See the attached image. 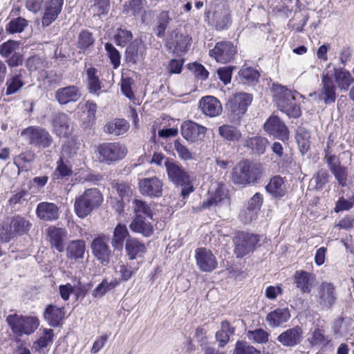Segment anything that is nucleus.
I'll return each instance as SVG.
<instances>
[{"label":"nucleus","instance_id":"52","mask_svg":"<svg viewBox=\"0 0 354 354\" xmlns=\"http://www.w3.org/2000/svg\"><path fill=\"white\" fill-rule=\"evenodd\" d=\"M308 340L312 346H324L330 341L329 337L325 335V330L319 328L312 333Z\"/></svg>","mask_w":354,"mask_h":354},{"label":"nucleus","instance_id":"59","mask_svg":"<svg viewBox=\"0 0 354 354\" xmlns=\"http://www.w3.org/2000/svg\"><path fill=\"white\" fill-rule=\"evenodd\" d=\"M328 172L324 169L319 170L311 179L316 189H322L328 183Z\"/></svg>","mask_w":354,"mask_h":354},{"label":"nucleus","instance_id":"16","mask_svg":"<svg viewBox=\"0 0 354 354\" xmlns=\"http://www.w3.org/2000/svg\"><path fill=\"white\" fill-rule=\"evenodd\" d=\"M182 136L189 142L201 140L205 135L207 128L191 120L183 122L180 127Z\"/></svg>","mask_w":354,"mask_h":354},{"label":"nucleus","instance_id":"39","mask_svg":"<svg viewBox=\"0 0 354 354\" xmlns=\"http://www.w3.org/2000/svg\"><path fill=\"white\" fill-rule=\"evenodd\" d=\"M171 21L169 12L167 10H162L156 16L153 30L158 38L165 37V31Z\"/></svg>","mask_w":354,"mask_h":354},{"label":"nucleus","instance_id":"28","mask_svg":"<svg viewBox=\"0 0 354 354\" xmlns=\"http://www.w3.org/2000/svg\"><path fill=\"white\" fill-rule=\"evenodd\" d=\"M263 201V196L260 193H256L248 201L247 209L244 212L242 220L248 223L257 218V213L261 209Z\"/></svg>","mask_w":354,"mask_h":354},{"label":"nucleus","instance_id":"55","mask_svg":"<svg viewBox=\"0 0 354 354\" xmlns=\"http://www.w3.org/2000/svg\"><path fill=\"white\" fill-rule=\"evenodd\" d=\"M246 336L249 340H251L254 343L264 344L268 341L270 335L263 329L258 328L253 330H248L246 333Z\"/></svg>","mask_w":354,"mask_h":354},{"label":"nucleus","instance_id":"32","mask_svg":"<svg viewBox=\"0 0 354 354\" xmlns=\"http://www.w3.org/2000/svg\"><path fill=\"white\" fill-rule=\"evenodd\" d=\"M66 257L70 260L79 261L84 257L86 251L85 241L83 240H73L68 243L66 247Z\"/></svg>","mask_w":354,"mask_h":354},{"label":"nucleus","instance_id":"4","mask_svg":"<svg viewBox=\"0 0 354 354\" xmlns=\"http://www.w3.org/2000/svg\"><path fill=\"white\" fill-rule=\"evenodd\" d=\"M261 173L260 164L243 160L233 169L232 180L236 185L245 186L255 183L261 177Z\"/></svg>","mask_w":354,"mask_h":354},{"label":"nucleus","instance_id":"13","mask_svg":"<svg viewBox=\"0 0 354 354\" xmlns=\"http://www.w3.org/2000/svg\"><path fill=\"white\" fill-rule=\"evenodd\" d=\"M317 302L322 309H330L337 300V293L333 283L322 282L317 288Z\"/></svg>","mask_w":354,"mask_h":354},{"label":"nucleus","instance_id":"63","mask_svg":"<svg viewBox=\"0 0 354 354\" xmlns=\"http://www.w3.org/2000/svg\"><path fill=\"white\" fill-rule=\"evenodd\" d=\"M19 48V44L13 40H9L0 46V55L3 57H8Z\"/></svg>","mask_w":354,"mask_h":354},{"label":"nucleus","instance_id":"61","mask_svg":"<svg viewBox=\"0 0 354 354\" xmlns=\"http://www.w3.org/2000/svg\"><path fill=\"white\" fill-rule=\"evenodd\" d=\"M105 50L110 59L111 63L113 64L114 68H117L120 64L121 56L119 51L114 47V46L107 42L104 44Z\"/></svg>","mask_w":354,"mask_h":354},{"label":"nucleus","instance_id":"50","mask_svg":"<svg viewBox=\"0 0 354 354\" xmlns=\"http://www.w3.org/2000/svg\"><path fill=\"white\" fill-rule=\"evenodd\" d=\"M132 208L135 214V216H143L149 218H152L153 213L150 205L147 202L138 198H133L132 201Z\"/></svg>","mask_w":354,"mask_h":354},{"label":"nucleus","instance_id":"9","mask_svg":"<svg viewBox=\"0 0 354 354\" xmlns=\"http://www.w3.org/2000/svg\"><path fill=\"white\" fill-rule=\"evenodd\" d=\"M31 224L24 218L17 216L13 217L9 224L3 225V232L1 233V243H8L16 236H21L29 230Z\"/></svg>","mask_w":354,"mask_h":354},{"label":"nucleus","instance_id":"44","mask_svg":"<svg viewBox=\"0 0 354 354\" xmlns=\"http://www.w3.org/2000/svg\"><path fill=\"white\" fill-rule=\"evenodd\" d=\"M235 328L230 326L227 321H223L221 324V329L216 333V339L218 342L219 347H224L230 341V335H234Z\"/></svg>","mask_w":354,"mask_h":354},{"label":"nucleus","instance_id":"31","mask_svg":"<svg viewBox=\"0 0 354 354\" xmlns=\"http://www.w3.org/2000/svg\"><path fill=\"white\" fill-rule=\"evenodd\" d=\"M144 44L141 39L133 40L126 48L125 58L128 63L136 64L143 58Z\"/></svg>","mask_w":354,"mask_h":354},{"label":"nucleus","instance_id":"5","mask_svg":"<svg viewBox=\"0 0 354 354\" xmlns=\"http://www.w3.org/2000/svg\"><path fill=\"white\" fill-rule=\"evenodd\" d=\"M165 166L169 180L175 185L182 187L180 195L185 199L194 190L189 174L180 164L169 161L167 158L165 161Z\"/></svg>","mask_w":354,"mask_h":354},{"label":"nucleus","instance_id":"64","mask_svg":"<svg viewBox=\"0 0 354 354\" xmlns=\"http://www.w3.org/2000/svg\"><path fill=\"white\" fill-rule=\"evenodd\" d=\"M53 330L46 328L44 330L43 335H41L35 344H37L39 348H46L53 342Z\"/></svg>","mask_w":354,"mask_h":354},{"label":"nucleus","instance_id":"47","mask_svg":"<svg viewBox=\"0 0 354 354\" xmlns=\"http://www.w3.org/2000/svg\"><path fill=\"white\" fill-rule=\"evenodd\" d=\"M308 19L307 12L299 10L295 12L293 17L289 21L288 26L297 32H301Z\"/></svg>","mask_w":354,"mask_h":354},{"label":"nucleus","instance_id":"25","mask_svg":"<svg viewBox=\"0 0 354 354\" xmlns=\"http://www.w3.org/2000/svg\"><path fill=\"white\" fill-rule=\"evenodd\" d=\"M65 317L64 308H59L53 304H49L44 312V317L48 324L53 327L62 325Z\"/></svg>","mask_w":354,"mask_h":354},{"label":"nucleus","instance_id":"42","mask_svg":"<svg viewBox=\"0 0 354 354\" xmlns=\"http://www.w3.org/2000/svg\"><path fill=\"white\" fill-rule=\"evenodd\" d=\"M334 77L340 90L347 91L352 83H354V78L351 73L342 68H334Z\"/></svg>","mask_w":354,"mask_h":354},{"label":"nucleus","instance_id":"51","mask_svg":"<svg viewBox=\"0 0 354 354\" xmlns=\"http://www.w3.org/2000/svg\"><path fill=\"white\" fill-rule=\"evenodd\" d=\"M95 41V39L91 32L86 29L82 30L78 35L77 46L79 49L84 51L93 46Z\"/></svg>","mask_w":354,"mask_h":354},{"label":"nucleus","instance_id":"48","mask_svg":"<svg viewBox=\"0 0 354 354\" xmlns=\"http://www.w3.org/2000/svg\"><path fill=\"white\" fill-rule=\"evenodd\" d=\"M268 143V141L265 138L255 136L248 138L245 141V146L250 148L253 153L260 155L264 153Z\"/></svg>","mask_w":354,"mask_h":354},{"label":"nucleus","instance_id":"43","mask_svg":"<svg viewBox=\"0 0 354 354\" xmlns=\"http://www.w3.org/2000/svg\"><path fill=\"white\" fill-rule=\"evenodd\" d=\"M295 139L301 153L304 155L310 148V131L303 127H298L296 131Z\"/></svg>","mask_w":354,"mask_h":354},{"label":"nucleus","instance_id":"36","mask_svg":"<svg viewBox=\"0 0 354 354\" xmlns=\"http://www.w3.org/2000/svg\"><path fill=\"white\" fill-rule=\"evenodd\" d=\"M23 70H19L18 73L14 75H10L6 82V95H10L17 93L24 86L25 82L23 80Z\"/></svg>","mask_w":354,"mask_h":354},{"label":"nucleus","instance_id":"8","mask_svg":"<svg viewBox=\"0 0 354 354\" xmlns=\"http://www.w3.org/2000/svg\"><path fill=\"white\" fill-rule=\"evenodd\" d=\"M99 160L100 162L111 164L122 160L127 153V147L118 142H106L98 147Z\"/></svg>","mask_w":354,"mask_h":354},{"label":"nucleus","instance_id":"54","mask_svg":"<svg viewBox=\"0 0 354 354\" xmlns=\"http://www.w3.org/2000/svg\"><path fill=\"white\" fill-rule=\"evenodd\" d=\"M136 269L129 265L119 263L115 266V276L119 281H128L136 273Z\"/></svg>","mask_w":354,"mask_h":354},{"label":"nucleus","instance_id":"26","mask_svg":"<svg viewBox=\"0 0 354 354\" xmlns=\"http://www.w3.org/2000/svg\"><path fill=\"white\" fill-rule=\"evenodd\" d=\"M252 101V95L247 93H238L230 100L232 111L243 115Z\"/></svg>","mask_w":354,"mask_h":354},{"label":"nucleus","instance_id":"15","mask_svg":"<svg viewBox=\"0 0 354 354\" xmlns=\"http://www.w3.org/2000/svg\"><path fill=\"white\" fill-rule=\"evenodd\" d=\"M195 259L198 269L205 272H210L217 267V260L214 254L207 248H198L195 250Z\"/></svg>","mask_w":354,"mask_h":354},{"label":"nucleus","instance_id":"30","mask_svg":"<svg viewBox=\"0 0 354 354\" xmlns=\"http://www.w3.org/2000/svg\"><path fill=\"white\" fill-rule=\"evenodd\" d=\"M129 228L132 232L145 237L150 236L153 232L152 224L143 216H135L129 224Z\"/></svg>","mask_w":354,"mask_h":354},{"label":"nucleus","instance_id":"37","mask_svg":"<svg viewBox=\"0 0 354 354\" xmlns=\"http://www.w3.org/2000/svg\"><path fill=\"white\" fill-rule=\"evenodd\" d=\"M129 236L128 229L124 224L119 223L114 229L111 245L113 248L118 251H122L125 239Z\"/></svg>","mask_w":354,"mask_h":354},{"label":"nucleus","instance_id":"23","mask_svg":"<svg viewBox=\"0 0 354 354\" xmlns=\"http://www.w3.org/2000/svg\"><path fill=\"white\" fill-rule=\"evenodd\" d=\"M36 214L41 220L53 221L59 218V208L53 203L41 202L37 206Z\"/></svg>","mask_w":354,"mask_h":354},{"label":"nucleus","instance_id":"35","mask_svg":"<svg viewBox=\"0 0 354 354\" xmlns=\"http://www.w3.org/2000/svg\"><path fill=\"white\" fill-rule=\"evenodd\" d=\"M266 189L274 198H281L286 194V185L280 176H273L266 185Z\"/></svg>","mask_w":354,"mask_h":354},{"label":"nucleus","instance_id":"12","mask_svg":"<svg viewBox=\"0 0 354 354\" xmlns=\"http://www.w3.org/2000/svg\"><path fill=\"white\" fill-rule=\"evenodd\" d=\"M109 238L104 234H100L91 243V249L93 256L105 266L109 263L111 250L108 245Z\"/></svg>","mask_w":354,"mask_h":354},{"label":"nucleus","instance_id":"62","mask_svg":"<svg viewBox=\"0 0 354 354\" xmlns=\"http://www.w3.org/2000/svg\"><path fill=\"white\" fill-rule=\"evenodd\" d=\"M133 38L130 30L120 28L114 36L115 43L118 46H124Z\"/></svg>","mask_w":354,"mask_h":354},{"label":"nucleus","instance_id":"6","mask_svg":"<svg viewBox=\"0 0 354 354\" xmlns=\"http://www.w3.org/2000/svg\"><path fill=\"white\" fill-rule=\"evenodd\" d=\"M337 87L329 73L324 71L322 75L320 88L318 91L311 93L309 96L314 97L318 102H323L326 106L335 103L337 94Z\"/></svg>","mask_w":354,"mask_h":354},{"label":"nucleus","instance_id":"34","mask_svg":"<svg viewBox=\"0 0 354 354\" xmlns=\"http://www.w3.org/2000/svg\"><path fill=\"white\" fill-rule=\"evenodd\" d=\"M129 129V124L126 120L115 118L105 124L104 131L106 133L118 136L127 133Z\"/></svg>","mask_w":354,"mask_h":354},{"label":"nucleus","instance_id":"14","mask_svg":"<svg viewBox=\"0 0 354 354\" xmlns=\"http://www.w3.org/2000/svg\"><path fill=\"white\" fill-rule=\"evenodd\" d=\"M163 183L156 176L139 179L138 188L140 194L150 198H158L162 194Z\"/></svg>","mask_w":354,"mask_h":354},{"label":"nucleus","instance_id":"19","mask_svg":"<svg viewBox=\"0 0 354 354\" xmlns=\"http://www.w3.org/2000/svg\"><path fill=\"white\" fill-rule=\"evenodd\" d=\"M52 126L55 133L60 138H68L73 129L70 117L63 112L57 113L53 115Z\"/></svg>","mask_w":354,"mask_h":354},{"label":"nucleus","instance_id":"11","mask_svg":"<svg viewBox=\"0 0 354 354\" xmlns=\"http://www.w3.org/2000/svg\"><path fill=\"white\" fill-rule=\"evenodd\" d=\"M236 53V46L232 41H222L215 44L214 48L209 50V55L217 62L226 64L234 59Z\"/></svg>","mask_w":354,"mask_h":354},{"label":"nucleus","instance_id":"18","mask_svg":"<svg viewBox=\"0 0 354 354\" xmlns=\"http://www.w3.org/2000/svg\"><path fill=\"white\" fill-rule=\"evenodd\" d=\"M264 130L280 140H285L288 138V129L278 116L271 115L264 124Z\"/></svg>","mask_w":354,"mask_h":354},{"label":"nucleus","instance_id":"56","mask_svg":"<svg viewBox=\"0 0 354 354\" xmlns=\"http://www.w3.org/2000/svg\"><path fill=\"white\" fill-rule=\"evenodd\" d=\"M91 10L93 15L100 17L108 14L110 9V0H92Z\"/></svg>","mask_w":354,"mask_h":354},{"label":"nucleus","instance_id":"45","mask_svg":"<svg viewBox=\"0 0 354 354\" xmlns=\"http://www.w3.org/2000/svg\"><path fill=\"white\" fill-rule=\"evenodd\" d=\"M218 131L220 136L227 141L235 142L241 138V131L232 125L223 124L220 126Z\"/></svg>","mask_w":354,"mask_h":354},{"label":"nucleus","instance_id":"60","mask_svg":"<svg viewBox=\"0 0 354 354\" xmlns=\"http://www.w3.org/2000/svg\"><path fill=\"white\" fill-rule=\"evenodd\" d=\"M233 354H260V351L247 342L238 341Z\"/></svg>","mask_w":354,"mask_h":354},{"label":"nucleus","instance_id":"21","mask_svg":"<svg viewBox=\"0 0 354 354\" xmlns=\"http://www.w3.org/2000/svg\"><path fill=\"white\" fill-rule=\"evenodd\" d=\"M82 97V92L79 87L71 85L59 88L55 94V100L60 105L77 102Z\"/></svg>","mask_w":354,"mask_h":354},{"label":"nucleus","instance_id":"20","mask_svg":"<svg viewBox=\"0 0 354 354\" xmlns=\"http://www.w3.org/2000/svg\"><path fill=\"white\" fill-rule=\"evenodd\" d=\"M304 330L299 326L290 328L277 337V341L285 347H295L301 343Z\"/></svg>","mask_w":354,"mask_h":354},{"label":"nucleus","instance_id":"46","mask_svg":"<svg viewBox=\"0 0 354 354\" xmlns=\"http://www.w3.org/2000/svg\"><path fill=\"white\" fill-rule=\"evenodd\" d=\"M72 175L73 169L70 162L60 158L57 162V167L53 172L54 179H63L71 177Z\"/></svg>","mask_w":354,"mask_h":354},{"label":"nucleus","instance_id":"41","mask_svg":"<svg viewBox=\"0 0 354 354\" xmlns=\"http://www.w3.org/2000/svg\"><path fill=\"white\" fill-rule=\"evenodd\" d=\"M259 72L252 67L243 66L239 72V82L245 85H254L259 80Z\"/></svg>","mask_w":354,"mask_h":354},{"label":"nucleus","instance_id":"22","mask_svg":"<svg viewBox=\"0 0 354 354\" xmlns=\"http://www.w3.org/2000/svg\"><path fill=\"white\" fill-rule=\"evenodd\" d=\"M202 112L211 118L219 115L223 110L222 105L219 100L211 95L203 97L199 102Z\"/></svg>","mask_w":354,"mask_h":354},{"label":"nucleus","instance_id":"40","mask_svg":"<svg viewBox=\"0 0 354 354\" xmlns=\"http://www.w3.org/2000/svg\"><path fill=\"white\" fill-rule=\"evenodd\" d=\"M273 0H269L271 3ZM292 0H274L270 5L272 12L277 17L286 18L292 12Z\"/></svg>","mask_w":354,"mask_h":354},{"label":"nucleus","instance_id":"10","mask_svg":"<svg viewBox=\"0 0 354 354\" xmlns=\"http://www.w3.org/2000/svg\"><path fill=\"white\" fill-rule=\"evenodd\" d=\"M259 241V236L244 232H239L234 239V254L242 258L253 252Z\"/></svg>","mask_w":354,"mask_h":354},{"label":"nucleus","instance_id":"57","mask_svg":"<svg viewBox=\"0 0 354 354\" xmlns=\"http://www.w3.org/2000/svg\"><path fill=\"white\" fill-rule=\"evenodd\" d=\"M226 198V194L225 193L223 189L221 187H218L214 195L210 196L208 199L203 202L201 207L203 209H207L212 207L214 205H218L221 203Z\"/></svg>","mask_w":354,"mask_h":354},{"label":"nucleus","instance_id":"38","mask_svg":"<svg viewBox=\"0 0 354 354\" xmlns=\"http://www.w3.org/2000/svg\"><path fill=\"white\" fill-rule=\"evenodd\" d=\"M125 249L129 258L131 260L141 257L147 250L145 245L135 238H128L127 239Z\"/></svg>","mask_w":354,"mask_h":354},{"label":"nucleus","instance_id":"58","mask_svg":"<svg viewBox=\"0 0 354 354\" xmlns=\"http://www.w3.org/2000/svg\"><path fill=\"white\" fill-rule=\"evenodd\" d=\"M192 38L188 35L176 33L172 44L174 48L181 52H185L191 45Z\"/></svg>","mask_w":354,"mask_h":354},{"label":"nucleus","instance_id":"7","mask_svg":"<svg viewBox=\"0 0 354 354\" xmlns=\"http://www.w3.org/2000/svg\"><path fill=\"white\" fill-rule=\"evenodd\" d=\"M21 135L28 140L30 145L37 148H48L53 142V138L50 133L39 126H30L24 129Z\"/></svg>","mask_w":354,"mask_h":354},{"label":"nucleus","instance_id":"2","mask_svg":"<svg viewBox=\"0 0 354 354\" xmlns=\"http://www.w3.org/2000/svg\"><path fill=\"white\" fill-rule=\"evenodd\" d=\"M102 202V194L97 188L87 189L75 198L74 211L79 218H84L97 209Z\"/></svg>","mask_w":354,"mask_h":354},{"label":"nucleus","instance_id":"24","mask_svg":"<svg viewBox=\"0 0 354 354\" xmlns=\"http://www.w3.org/2000/svg\"><path fill=\"white\" fill-rule=\"evenodd\" d=\"M293 279L297 288L304 293H310L315 281V276L304 270H297L295 272Z\"/></svg>","mask_w":354,"mask_h":354},{"label":"nucleus","instance_id":"3","mask_svg":"<svg viewBox=\"0 0 354 354\" xmlns=\"http://www.w3.org/2000/svg\"><path fill=\"white\" fill-rule=\"evenodd\" d=\"M6 321L12 333L15 335V342H23L21 337L23 335H30L33 333L39 326V319L33 316H24L16 313L6 317Z\"/></svg>","mask_w":354,"mask_h":354},{"label":"nucleus","instance_id":"1","mask_svg":"<svg viewBox=\"0 0 354 354\" xmlns=\"http://www.w3.org/2000/svg\"><path fill=\"white\" fill-rule=\"evenodd\" d=\"M272 91L274 101L281 111L289 118H297L301 115V109L297 102V97L299 95L297 91L278 84H272Z\"/></svg>","mask_w":354,"mask_h":354},{"label":"nucleus","instance_id":"53","mask_svg":"<svg viewBox=\"0 0 354 354\" xmlns=\"http://www.w3.org/2000/svg\"><path fill=\"white\" fill-rule=\"evenodd\" d=\"M28 21L21 17L11 19L6 26L8 32L14 34L21 32L28 26Z\"/></svg>","mask_w":354,"mask_h":354},{"label":"nucleus","instance_id":"33","mask_svg":"<svg viewBox=\"0 0 354 354\" xmlns=\"http://www.w3.org/2000/svg\"><path fill=\"white\" fill-rule=\"evenodd\" d=\"M290 317V314L288 308H277L268 313L266 320L270 327L276 328L287 322Z\"/></svg>","mask_w":354,"mask_h":354},{"label":"nucleus","instance_id":"27","mask_svg":"<svg viewBox=\"0 0 354 354\" xmlns=\"http://www.w3.org/2000/svg\"><path fill=\"white\" fill-rule=\"evenodd\" d=\"M212 23L217 30L221 31L227 29L232 24L229 10L224 6H218L213 14Z\"/></svg>","mask_w":354,"mask_h":354},{"label":"nucleus","instance_id":"29","mask_svg":"<svg viewBox=\"0 0 354 354\" xmlns=\"http://www.w3.org/2000/svg\"><path fill=\"white\" fill-rule=\"evenodd\" d=\"M51 245L58 252L64 250V240L66 238L68 232L65 228L50 226L47 230Z\"/></svg>","mask_w":354,"mask_h":354},{"label":"nucleus","instance_id":"17","mask_svg":"<svg viewBox=\"0 0 354 354\" xmlns=\"http://www.w3.org/2000/svg\"><path fill=\"white\" fill-rule=\"evenodd\" d=\"M63 4L64 0H50L45 3L41 19L43 27L49 26L57 19Z\"/></svg>","mask_w":354,"mask_h":354},{"label":"nucleus","instance_id":"49","mask_svg":"<svg viewBox=\"0 0 354 354\" xmlns=\"http://www.w3.org/2000/svg\"><path fill=\"white\" fill-rule=\"evenodd\" d=\"M88 88L91 93H97L102 88V83L97 75V70L94 67H90L86 71Z\"/></svg>","mask_w":354,"mask_h":354}]
</instances>
